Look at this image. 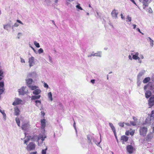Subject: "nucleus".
I'll return each mask as SVG.
<instances>
[{
	"instance_id": "obj_1",
	"label": "nucleus",
	"mask_w": 154,
	"mask_h": 154,
	"mask_svg": "<svg viewBox=\"0 0 154 154\" xmlns=\"http://www.w3.org/2000/svg\"><path fill=\"white\" fill-rule=\"evenodd\" d=\"M26 83L28 87L32 90H34L38 88L36 86H32L31 85L34 82L33 80L31 78H27L26 79Z\"/></svg>"
},
{
	"instance_id": "obj_2",
	"label": "nucleus",
	"mask_w": 154,
	"mask_h": 154,
	"mask_svg": "<svg viewBox=\"0 0 154 154\" xmlns=\"http://www.w3.org/2000/svg\"><path fill=\"white\" fill-rule=\"evenodd\" d=\"M140 134L143 137L145 136L147 131V128L145 126H141L139 129Z\"/></svg>"
},
{
	"instance_id": "obj_3",
	"label": "nucleus",
	"mask_w": 154,
	"mask_h": 154,
	"mask_svg": "<svg viewBox=\"0 0 154 154\" xmlns=\"http://www.w3.org/2000/svg\"><path fill=\"white\" fill-rule=\"evenodd\" d=\"M28 90L26 89V87H22L19 90V94L23 95L25 94L28 93Z\"/></svg>"
},
{
	"instance_id": "obj_4",
	"label": "nucleus",
	"mask_w": 154,
	"mask_h": 154,
	"mask_svg": "<svg viewBox=\"0 0 154 154\" xmlns=\"http://www.w3.org/2000/svg\"><path fill=\"white\" fill-rule=\"evenodd\" d=\"M35 147V144L33 142H31L27 146L26 149L27 150L30 151L34 150Z\"/></svg>"
},
{
	"instance_id": "obj_5",
	"label": "nucleus",
	"mask_w": 154,
	"mask_h": 154,
	"mask_svg": "<svg viewBox=\"0 0 154 154\" xmlns=\"http://www.w3.org/2000/svg\"><path fill=\"white\" fill-rule=\"evenodd\" d=\"M139 53L138 52H135L134 54L132 55V58L134 60H138V62L140 63H141L142 61L140 60V57H138Z\"/></svg>"
},
{
	"instance_id": "obj_6",
	"label": "nucleus",
	"mask_w": 154,
	"mask_h": 154,
	"mask_svg": "<svg viewBox=\"0 0 154 154\" xmlns=\"http://www.w3.org/2000/svg\"><path fill=\"white\" fill-rule=\"evenodd\" d=\"M139 1L142 3L143 5V8L144 9L146 7L148 6L151 0H139Z\"/></svg>"
},
{
	"instance_id": "obj_7",
	"label": "nucleus",
	"mask_w": 154,
	"mask_h": 154,
	"mask_svg": "<svg viewBox=\"0 0 154 154\" xmlns=\"http://www.w3.org/2000/svg\"><path fill=\"white\" fill-rule=\"evenodd\" d=\"M154 113V111H152L151 112V114H150V117H148L145 120L146 123L147 124H150L151 122V119L152 118V119L154 118V116H153L154 115H153Z\"/></svg>"
},
{
	"instance_id": "obj_8",
	"label": "nucleus",
	"mask_w": 154,
	"mask_h": 154,
	"mask_svg": "<svg viewBox=\"0 0 154 154\" xmlns=\"http://www.w3.org/2000/svg\"><path fill=\"white\" fill-rule=\"evenodd\" d=\"M34 58L33 57H31L29 58V63L30 67L33 66L35 64Z\"/></svg>"
},
{
	"instance_id": "obj_9",
	"label": "nucleus",
	"mask_w": 154,
	"mask_h": 154,
	"mask_svg": "<svg viewBox=\"0 0 154 154\" xmlns=\"http://www.w3.org/2000/svg\"><path fill=\"white\" fill-rule=\"evenodd\" d=\"M111 15L112 17L115 19H116L118 18V12L117 10L114 9L113 10L111 13Z\"/></svg>"
},
{
	"instance_id": "obj_10",
	"label": "nucleus",
	"mask_w": 154,
	"mask_h": 154,
	"mask_svg": "<svg viewBox=\"0 0 154 154\" xmlns=\"http://www.w3.org/2000/svg\"><path fill=\"white\" fill-rule=\"evenodd\" d=\"M149 105L151 107L154 105V96L151 97L149 98L148 103Z\"/></svg>"
},
{
	"instance_id": "obj_11",
	"label": "nucleus",
	"mask_w": 154,
	"mask_h": 154,
	"mask_svg": "<svg viewBox=\"0 0 154 154\" xmlns=\"http://www.w3.org/2000/svg\"><path fill=\"white\" fill-rule=\"evenodd\" d=\"M101 53L100 52H98L96 53H94L92 52L91 54L88 55V57H90L92 56H98L101 57Z\"/></svg>"
},
{
	"instance_id": "obj_12",
	"label": "nucleus",
	"mask_w": 154,
	"mask_h": 154,
	"mask_svg": "<svg viewBox=\"0 0 154 154\" xmlns=\"http://www.w3.org/2000/svg\"><path fill=\"white\" fill-rule=\"evenodd\" d=\"M22 101L18 98L15 99L14 102L12 104L14 106L18 105L21 104Z\"/></svg>"
},
{
	"instance_id": "obj_13",
	"label": "nucleus",
	"mask_w": 154,
	"mask_h": 154,
	"mask_svg": "<svg viewBox=\"0 0 154 154\" xmlns=\"http://www.w3.org/2000/svg\"><path fill=\"white\" fill-rule=\"evenodd\" d=\"M36 74L35 72H32L29 73L27 75V78H32L33 79L35 78L36 77Z\"/></svg>"
},
{
	"instance_id": "obj_14",
	"label": "nucleus",
	"mask_w": 154,
	"mask_h": 154,
	"mask_svg": "<svg viewBox=\"0 0 154 154\" xmlns=\"http://www.w3.org/2000/svg\"><path fill=\"white\" fill-rule=\"evenodd\" d=\"M46 137L45 136L43 137V135L42 134H40L38 137L37 136V139L38 141V146H40L38 140L41 139V140H42V143L43 142V141L46 138Z\"/></svg>"
},
{
	"instance_id": "obj_15",
	"label": "nucleus",
	"mask_w": 154,
	"mask_h": 154,
	"mask_svg": "<svg viewBox=\"0 0 154 154\" xmlns=\"http://www.w3.org/2000/svg\"><path fill=\"white\" fill-rule=\"evenodd\" d=\"M127 150L129 153H131L133 152V147L131 145H128L127 147Z\"/></svg>"
},
{
	"instance_id": "obj_16",
	"label": "nucleus",
	"mask_w": 154,
	"mask_h": 154,
	"mask_svg": "<svg viewBox=\"0 0 154 154\" xmlns=\"http://www.w3.org/2000/svg\"><path fill=\"white\" fill-rule=\"evenodd\" d=\"M121 138L122 143L124 144V142H127L128 140V137L124 135L121 137Z\"/></svg>"
},
{
	"instance_id": "obj_17",
	"label": "nucleus",
	"mask_w": 154,
	"mask_h": 154,
	"mask_svg": "<svg viewBox=\"0 0 154 154\" xmlns=\"http://www.w3.org/2000/svg\"><path fill=\"white\" fill-rule=\"evenodd\" d=\"M33 90L34 91H33L32 93L34 95H39L41 92V91L39 89L36 88V89H34Z\"/></svg>"
},
{
	"instance_id": "obj_18",
	"label": "nucleus",
	"mask_w": 154,
	"mask_h": 154,
	"mask_svg": "<svg viewBox=\"0 0 154 154\" xmlns=\"http://www.w3.org/2000/svg\"><path fill=\"white\" fill-rule=\"evenodd\" d=\"M29 128V125L28 123H25L22 125V128L24 130H27Z\"/></svg>"
},
{
	"instance_id": "obj_19",
	"label": "nucleus",
	"mask_w": 154,
	"mask_h": 154,
	"mask_svg": "<svg viewBox=\"0 0 154 154\" xmlns=\"http://www.w3.org/2000/svg\"><path fill=\"white\" fill-rule=\"evenodd\" d=\"M41 128L42 129L45 128L46 126V120L45 119H42L41 120Z\"/></svg>"
},
{
	"instance_id": "obj_20",
	"label": "nucleus",
	"mask_w": 154,
	"mask_h": 154,
	"mask_svg": "<svg viewBox=\"0 0 154 154\" xmlns=\"http://www.w3.org/2000/svg\"><path fill=\"white\" fill-rule=\"evenodd\" d=\"M14 115L15 116H18L19 115L20 110H19V109L16 106L15 107V108H14Z\"/></svg>"
},
{
	"instance_id": "obj_21",
	"label": "nucleus",
	"mask_w": 154,
	"mask_h": 154,
	"mask_svg": "<svg viewBox=\"0 0 154 154\" xmlns=\"http://www.w3.org/2000/svg\"><path fill=\"white\" fill-rule=\"evenodd\" d=\"M41 97V96L39 95H36L32 96L31 97V99L32 100H35L39 99Z\"/></svg>"
},
{
	"instance_id": "obj_22",
	"label": "nucleus",
	"mask_w": 154,
	"mask_h": 154,
	"mask_svg": "<svg viewBox=\"0 0 154 154\" xmlns=\"http://www.w3.org/2000/svg\"><path fill=\"white\" fill-rule=\"evenodd\" d=\"M109 125L112 131H113L114 134H115L116 133V129L113 125L111 123H109Z\"/></svg>"
},
{
	"instance_id": "obj_23",
	"label": "nucleus",
	"mask_w": 154,
	"mask_h": 154,
	"mask_svg": "<svg viewBox=\"0 0 154 154\" xmlns=\"http://www.w3.org/2000/svg\"><path fill=\"white\" fill-rule=\"evenodd\" d=\"M145 72V71L144 70H143L140 72L138 75L137 79H140V78L144 74Z\"/></svg>"
},
{
	"instance_id": "obj_24",
	"label": "nucleus",
	"mask_w": 154,
	"mask_h": 154,
	"mask_svg": "<svg viewBox=\"0 0 154 154\" xmlns=\"http://www.w3.org/2000/svg\"><path fill=\"white\" fill-rule=\"evenodd\" d=\"M151 92L149 91H146L145 93L146 97L148 98L151 95Z\"/></svg>"
},
{
	"instance_id": "obj_25",
	"label": "nucleus",
	"mask_w": 154,
	"mask_h": 154,
	"mask_svg": "<svg viewBox=\"0 0 154 154\" xmlns=\"http://www.w3.org/2000/svg\"><path fill=\"white\" fill-rule=\"evenodd\" d=\"M153 135L151 133L149 134L146 137V140H149L153 137Z\"/></svg>"
},
{
	"instance_id": "obj_26",
	"label": "nucleus",
	"mask_w": 154,
	"mask_h": 154,
	"mask_svg": "<svg viewBox=\"0 0 154 154\" xmlns=\"http://www.w3.org/2000/svg\"><path fill=\"white\" fill-rule=\"evenodd\" d=\"M150 80V78L149 77L146 78L143 81V82L144 83H146L148 82Z\"/></svg>"
},
{
	"instance_id": "obj_27",
	"label": "nucleus",
	"mask_w": 154,
	"mask_h": 154,
	"mask_svg": "<svg viewBox=\"0 0 154 154\" xmlns=\"http://www.w3.org/2000/svg\"><path fill=\"white\" fill-rule=\"evenodd\" d=\"M35 105L37 107H38L41 103L40 100H35Z\"/></svg>"
},
{
	"instance_id": "obj_28",
	"label": "nucleus",
	"mask_w": 154,
	"mask_h": 154,
	"mask_svg": "<svg viewBox=\"0 0 154 154\" xmlns=\"http://www.w3.org/2000/svg\"><path fill=\"white\" fill-rule=\"evenodd\" d=\"M48 98L51 101L53 100V98L52 97V94L51 92H49L48 94Z\"/></svg>"
},
{
	"instance_id": "obj_29",
	"label": "nucleus",
	"mask_w": 154,
	"mask_h": 154,
	"mask_svg": "<svg viewBox=\"0 0 154 154\" xmlns=\"http://www.w3.org/2000/svg\"><path fill=\"white\" fill-rule=\"evenodd\" d=\"M148 38L149 40L150 45L152 47L154 45V41L150 37H148Z\"/></svg>"
},
{
	"instance_id": "obj_30",
	"label": "nucleus",
	"mask_w": 154,
	"mask_h": 154,
	"mask_svg": "<svg viewBox=\"0 0 154 154\" xmlns=\"http://www.w3.org/2000/svg\"><path fill=\"white\" fill-rule=\"evenodd\" d=\"M100 142H99L98 143H96V142H97L95 140V139H94V137H92L91 138L92 139H93V141L97 145V146H98L99 144H100V143L101 141V136L100 134Z\"/></svg>"
},
{
	"instance_id": "obj_31",
	"label": "nucleus",
	"mask_w": 154,
	"mask_h": 154,
	"mask_svg": "<svg viewBox=\"0 0 154 154\" xmlns=\"http://www.w3.org/2000/svg\"><path fill=\"white\" fill-rule=\"evenodd\" d=\"M16 121L17 125L19 126H20V121L18 118H16Z\"/></svg>"
},
{
	"instance_id": "obj_32",
	"label": "nucleus",
	"mask_w": 154,
	"mask_h": 154,
	"mask_svg": "<svg viewBox=\"0 0 154 154\" xmlns=\"http://www.w3.org/2000/svg\"><path fill=\"white\" fill-rule=\"evenodd\" d=\"M87 137L88 142L89 143L92 144V143L91 142V138L90 137V136H88V135L87 136Z\"/></svg>"
},
{
	"instance_id": "obj_33",
	"label": "nucleus",
	"mask_w": 154,
	"mask_h": 154,
	"mask_svg": "<svg viewBox=\"0 0 154 154\" xmlns=\"http://www.w3.org/2000/svg\"><path fill=\"white\" fill-rule=\"evenodd\" d=\"M37 136L34 135L32 137H31V139L33 141H35L36 139H37Z\"/></svg>"
},
{
	"instance_id": "obj_34",
	"label": "nucleus",
	"mask_w": 154,
	"mask_h": 154,
	"mask_svg": "<svg viewBox=\"0 0 154 154\" xmlns=\"http://www.w3.org/2000/svg\"><path fill=\"white\" fill-rule=\"evenodd\" d=\"M34 44L36 47H37V48H39L40 47V46L39 45V44L38 43H37L36 41L34 42Z\"/></svg>"
},
{
	"instance_id": "obj_35",
	"label": "nucleus",
	"mask_w": 154,
	"mask_h": 154,
	"mask_svg": "<svg viewBox=\"0 0 154 154\" xmlns=\"http://www.w3.org/2000/svg\"><path fill=\"white\" fill-rule=\"evenodd\" d=\"M126 19L127 20V21H129V22H131V17H130L128 15Z\"/></svg>"
},
{
	"instance_id": "obj_36",
	"label": "nucleus",
	"mask_w": 154,
	"mask_h": 154,
	"mask_svg": "<svg viewBox=\"0 0 154 154\" xmlns=\"http://www.w3.org/2000/svg\"><path fill=\"white\" fill-rule=\"evenodd\" d=\"M4 83L3 82H0V88H4Z\"/></svg>"
},
{
	"instance_id": "obj_37",
	"label": "nucleus",
	"mask_w": 154,
	"mask_h": 154,
	"mask_svg": "<svg viewBox=\"0 0 154 154\" xmlns=\"http://www.w3.org/2000/svg\"><path fill=\"white\" fill-rule=\"evenodd\" d=\"M137 86H139L141 84V81H140V79H137Z\"/></svg>"
},
{
	"instance_id": "obj_38",
	"label": "nucleus",
	"mask_w": 154,
	"mask_h": 154,
	"mask_svg": "<svg viewBox=\"0 0 154 154\" xmlns=\"http://www.w3.org/2000/svg\"><path fill=\"white\" fill-rule=\"evenodd\" d=\"M47 149V148H46L45 149H43L42 151V154H46V150Z\"/></svg>"
},
{
	"instance_id": "obj_39",
	"label": "nucleus",
	"mask_w": 154,
	"mask_h": 154,
	"mask_svg": "<svg viewBox=\"0 0 154 154\" xmlns=\"http://www.w3.org/2000/svg\"><path fill=\"white\" fill-rule=\"evenodd\" d=\"M38 52L39 54H40L43 52V50L42 48H40L38 50Z\"/></svg>"
},
{
	"instance_id": "obj_40",
	"label": "nucleus",
	"mask_w": 154,
	"mask_h": 154,
	"mask_svg": "<svg viewBox=\"0 0 154 154\" xmlns=\"http://www.w3.org/2000/svg\"><path fill=\"white\" fill-rule=\"evenodd\" d=\"M136 122H130V124L132 125L133 126H136Z\"/></svg>"
},
{
	"instance_id": "obj_41",
	"label": "nucleus",
	"mask_w": 154,
	"mask_h": 154,
	"mask_svg": "<svg viewBox=\"0 0 154 154\" xmlns=\"http://www.w3.org/2000/svg\"><path fill=\"white\" fill-rule=\"evenodd\" d=\"M48 58H49V61L50 63H52L53 61L52 60V59L50 55H49L48 56Z\"/></svg>"
},
{
	"instance_id": "obj_42",
	"label": "nucleus",
	"mask_w": 154,
	"mask_h": 154,
	"mask_svg": "<svg viewBox=\"0 0 154 154\" xmlns=\"http://www.w3.org/2000/svg\"><path fill=\"white\" fill-rule=\"evenodd\" d=\"M125 123L124 122L122 123V122H120L118 124V125H119L121 127H123L124 126V124Z\"/></svg>"
},
{
	"instance_id": "obj_43",
	"label": "nucleus",
	"mask_w": 154,
	"mask_h": 154,
	"mask_svg": "<svg viewBox=\"0 0 154 154\" xmlns=\"http://www.w3.org/2000/svg\"><path fill=\"white\" fill-rule=\"evenodd\" d=\"M3 72L2 70H0V76L2 77H4V76L3 75Z\"/></svg>"
},
{
	"instance_id": "obj_44",
	"label": "nucleus",
	"mask_w": 154,
	"mask_h": 154,
	"mask_svg": "<svg viewBox=\"0 0 154 154\" xmlns=\"http://www.w3.org/2000/svg\"><path fill=\"white\" fill-rule=\"evenodd\" d=\"M76 8L81 10H83V9L80 6V4L76 5Z\"/></svg>"
},
{
	"instance_id": "obj_45",
	"label": "nucleus",
	"mask_w": 154,
	"mask_h": 154,
	"mask_svg": "<svg viewBox=\"0 0 154 154\" xmlns=\"http://www.w3.org/2000/svg\"><path fill=\"white\" fill-rule=\"evenodd\" d=\"M5 90V88H2L0 89V94H2L3 92H4Z\"/></svg>"
},
{
	"instance_id": "obj_46",
	"label": "nucleus",
	"mask_w": 154,
	"mask_h": 154,
	"mask_svg": "<svg viewBox=\"0 0 154 154\" xmlns=\"http://www.w3.org/2000/svg\"><path fill=\"white\" fill-rule=\"evenodd\" d=\"M73 127L74 128L76 132L77 133V129L76 128L75 123V121H74V124H73Z\"/></svg>"
},
{
	"instance_id": "obj_47",
	"label": "nucleus",
	"mask_w": 154,
	"mask_h": 154,
	"mask_svg": "<svg viewBox=\"0 0 154 154\" xmlns=\"http://www.w3.org/2000/svg\"><path fill=\"white\" fill-rule=\"evenodd\" d=\"M4 28L7 30H8V25H4Z\"/></svg>"
},
{
	"instance_id": "obj_48",
	"label": "nucleus",
	"mask_w": 154,
	"mask_h": 154,
	"mask_svg": "<svg viewBox=\"0 0 154 154\" xmlns=\"http://www.w3.org/2000/svg\"><path fill=\"white\" fill-rule=\"evenodd\" d=\"M22 35V33L20 32H19L18 33V35L17 36V38H18L19 39L20 38V35Z\"/></svg>"
},
{
	"instance_id": "obj_49",
	"label": "nucleus",
	"mask_w": 154,
	"mask_h": 154,
	"mask_svg": "<svg viewBox=\"0 0 154 154\" xmlns=\"http://www.w3.org/2000/svg\"><path fill=\"white\" fill-rule=\"evenodd\" d=\"M19 24L17 23H15L14 25H13V26L15 27H17L19 26Z\"/></svg>"
},
{
	"instance_id": "obj_50",
	"label": "nucleus",
	"mask_w": 154,
	"mask_h": 154,
	"mask_svg": "<svg viewBox=\"0 0 154 154\" xmlns=\"http://www.w3.org/2000/svg\"><path fill=\"white\" fill-rule=\"evenodd\" d=\"M134 130H132L131 132H130V134L132 136L134 135Z\"/></svg>"
},
{
	"instance_id": "obj_51",
	"label": "nucleus",
	"mask_w": 154,
	"mask_h": 154,
	"mask_svg": "<svg viewBox=\"0 0 154 154\" xmlns=\"http://www.w3.org/2000/svg\"><path fill=\"white\" fill-rule=\"evenodd\" d=\"M44 86L45 88H48V85L46 83H45L44 84Z\"/></svg>"
},
{
	"instance_id": "obj_52",
	"label": "nucleus",
	"mask_w": 154,
	"mask_h": 154,
	"mask_svg": "<svg viewBox=\"0 0 154 154\" xmlns=\"http://www.w3.org/2000/svg\"><path fill=\"white\" fill-rule=\"evenodd\" d=\"M17 22L22 25H23V23H22V22L21 21H20V20H17Z\"/></svg>"
},
{
	"instance_id": "obj_53",
	"label": "nucleus",
	"mask_w": 154,
	"mask_h": 154,
	"mask_svg": "<svg viewBox=\"0 0 154 154\" xmlns=\"http://www.w3.org/2000/svg\"><path fill=\"white\" fill-rule=\"evenodd\" d=\"M136 30H137L139 32H140V33H141V34H142V35H144V34H143V33L142 32L140 31V29L139 28H137V29H136Z\"/></svg>"
},
{
	"instance_id": "obj_54",
	"label": "nucleus",
	"mask_w": 154,
	"mask_h": 154,
	"mask_svg": "<svg viewBox=\"0 0 154 154\" xmlns=\"http://www.w3.org/2000/svg\"><path fill=\"white\" fill-rule=\"evenodd\" d=\"M133 119L134 120V122H137V120L135 117L133 116Z\"/></svg>"
},
{
	"instance_id": "obj_55",
	"label": "nucleus",
	"mask_w": 154,
	"mask_h": 154,
	"mask_svg": "<svg viewBox=\"0 0 154 154\" xmlns=\"http://www.w3.org/2000/svg\"><path fill=\"white\" fill-rule=\"evenodd\" d=\"M41 115H42L43 117H44L45 115V113L43 111H41Z\"/></svg>"
},
{
	"instance_id": "obj_56",
	"label": "nucleus",
	"mask_w": 154,
	"mask_h": 154,
	"mask_svg": "<svg viewBox=\"0 0 154 154\" xmlns=\"http://www.w3.org/2000/svg\"><path fill=\"white\" fill-rule=\"evenodd\" d=\"M140 60L141 59H143L144 58V57L143 55L140 54Z\"/></svg>"
},
{
	"instance_id": "obj_57",
	"label": "nucleus",
	"mask_w": 154,
	"mask_h": 154,
	"mask_svg": "<svg viewBox=\"0 0 154 154\" xmlns=\"http://www.w3.org/2000/svg\"><path fill=\"white\" fill-rule=\"evenodd\" d=\"M3 118L5 120L6 119V115L5 113H4V114H3Z\"/></svg>"
},
{
	"instance_id": "obj_58",
	"label": "nucleus",
	"mask_w": 154,
	"mask_h": 154,
	"mask_svg": "<svg viewBox=\"0 0 154 154\" xmlns=\"http://www.w3.org/2000/svg\"><path fill=\"white\" fill-rule=\"evenodd\" d=\"M147 88H149V85H148L145 86L144 87V89L145 90H146Z\"/></svg>"
},
{
	"instance_id": "obj_59",
	"label": "nucleus",
	"mask_w": 154,
	"mask_h": 154,
	"mask_svg": "<svg viewBox=\"0 0 154 154\" xmlns=\"http://www.w3.org/2000/svg\"><path fill=\"white\" fill-rule=\"evenodd\" d=\"M132 2L134 5H136L137 6L136 3H135V2L134 0H130Z\"/></svg>"
},
{
	"instance_id": "obj_60",
	"label": "nucleus",
	"mask_w": 154,
	"mask_h": 154,
	"mask_svg": "<svg viewBox=\"0 0 154 154\" xmlns=\"http://www.w3.org/2000/svg\"><path fill=\"white\" fill-rule=\"evenodd\" d=\"M20 59H21V62L22 63H25V60L23 59L22 58H20Z\"/></svg>"
},
{
	"instance_id": "obj_61",
	"label": "nucleus",
	"mask_w": 154,
	"mask_h": 154,
	"mask_svg": "<svg viewBox=\"0 0 154 154\" xmlns=\"http://www.w3.org/2000/svg\"><path fill=\"white\" fill-rule=\"evenodd\" d=\"M29 141V140H27V139H26L25 140L24 143L26 144L27 145V143Z\"/></svg>"
},
{
	"instance_id": "obj_62",
	"label": "nucleus",
	"mask_w": 154,
	"mask_h": 154,
	"mask_svg": "<svg viewBox=\"0 0 154 154\" xmlns=\"http://www.w3.org/2000/svg\"><path fill=\"white\" fill-rule=\"evenodd\" d=\"M31 136H27V138H26V139H27V140H29H29H30V139H31Z\"/></svg>"
},
{
	"instance_id": "obj_63",
	"label": "nucleus",
	"mask_w": 154,
	"mask_h": 154,
	"mask_svg": "<svg viewBox=\"0 0 154 154\" xmlns=\"http://www.w3.org/2000/svg\"><path fill=\"white\" fill-rule=\"evenodd\" d=\"M91 82L92 84H94L95 83V80L94 79L91 80Z\"/></svg>"
},
{
	"instance_id": "obj_64",
	"label": "nucleus",
	"mask_w": 154,
	"mask_h": 154,
	"mask_svg": "<svg viewBox=\"0 0 154 154\" xmlns=\"http://www.w3.org/2000/svg\"><path fill=\"white\" fill-rule=\"evenodd\" d=\"M37 152H31L30 154H37Z\"/></svg>"
}]
</instances>
